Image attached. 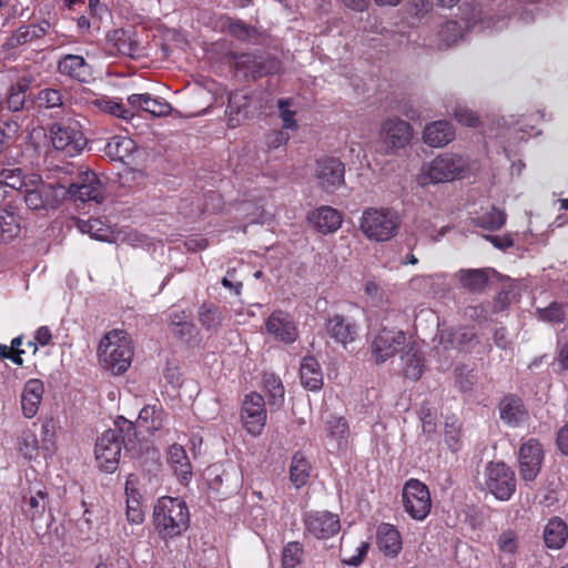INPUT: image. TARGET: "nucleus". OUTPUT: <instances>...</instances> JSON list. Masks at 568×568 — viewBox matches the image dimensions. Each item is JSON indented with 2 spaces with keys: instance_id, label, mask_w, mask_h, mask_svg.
Instances as JSON below:
<instances>
[{
  "instance_id": "nucleus-1",
  "label": "nucleus",
  "mask_w": 568,
  "mask_h": 568,
  "mask_svg": "<svg viewBox=\"0 0 568 568\" xmlns=\"http://www.w3.org/2000/svg\"><path fill=\"white\" fill-rule=\"evenodd\" d=\"M134 438V424L122 416L118 417L114 428L105 430L97 439L94 454L99 467L106 473H113L119 466L122 445L131 448Z\"/></svg>"
},
{
  "instance_id": "nucleus-2",
  "label": "nucleus",
  "mask_w": 568,
  "mask_h": 568,
  "mask_svg": "<svg viewBox=\"0 0 568 568\" xmlns=\"http://www.w3.org/2000/svg\"><path fill=\"white\" fill-rule=\"evenodd\" d=\"M133 356L134 347L131 336L123 329L108 332L99 343V362L113 375L125 373L132 364Z\"/></svg>"
},
{
  "instance_id": "nucleus-3",
  "label": "nucleus",
  "mask_w": 568,
  "mask_h": 568,
  "mask_svg": "<svg viewBox=\"0 0 568 568\" xmlns=\"http://www.w3.org/2000/svg\"><path fill=\"white\" fill-rule=\"evenodd\" d=\"M469 171V162L463 155L445 152L422 165L417 184L422 187L464 179Z\"/></svg>"
},
{
  "instance_id": "nucleus-4",
  "label": "nucleus",
  "mask_w": 568,
  "mask_h": 568,
  "mask_svg": "<svg viewBox=\"0 0 568 568\" xmlns=\"http://www.w3.org/2000/svg\"><path fill=\"white\" fill-rule=\"evenodd\" d=\"M153 523L156 531L164 539L181 535L190 525L186 503L179 497H160L154 505Z\"/></svg>"
},
{
  "instance_id": "nucleus-5",
  "label": "nucleus",
  "mask_w": 568,
  "mask_h": 568,
  "mask_svg": "<svg viewBox=\"0 0 568 568\" xmlns=\"http://www.w3.org/2000/svg\"><path fill=\"white\" fill-rule=\"evenodd\" d=\"M400 227L398 213L388 207H367L359 219V230L371 241L387 242Z\"/></svg>"
},
{
  "instance_id": "nucleus-6",
  "label": "nucleus",
  "mask_w": 568,
  "mask_h": 568,
  "mask_svg": "<svg viewBox=\"0 0 568 568\" xmlns=\"http://www.w3.org/2000/svg\"><path fill=\"white\" fill-rule=\"evenodd\" d=\"M22 195L29 210L48 211L60 204L65 195V186L59 183H47L40 175L30 174Z\"/></svg>"
},
{
  "instance_id": "nucleus-7",
  "label": "nucleus",
  "mask_w": 568,
  "mask_h": 568,
  "mask_svg": "<svg viewBox=\"0 0 568 568\" xmlns=\"http://www.w3.org/2000/svg\"><path fill=\"white\" fill-rule=\"evenodd\" d=\"M402 506L413 520H425L433 506L428 487L418 479H408L402 489Z\"/></svg>"
},
{
  "instance_id": "nucleus-8",
  "label": "nucleus",
  "mask_w": 568,
  "mask_h": 568,
  "mask_svg": "<svg viewBox=\"0 0 568 568\" xmlns=\"http://www.w3.org/2000/svg\"><path fill=\"white\" fill-rule=\"evenodd\" d=\"M484 484L487 490L501 501L509 500L516 491L515 473L503 462H490L486 465Z\"/></svg>"
},
{
  "instance_id": "nucleus-9",
  "label": "nucleus",
  "mask_w": 568,
  "mask_h": 568,
  "mask_svg": "<svg viewBox=\"0 0 568 568\" xmlns=\"http://www.w3.org/2000/svg\"><path fill=\"white\" fill-rule=\"evenodd\" d=\"M50 133L53 148L68 158L77 156L87 145V139L77 122L55 123Z\"/></svg>"
},
{
  "instance_id": "nucleus-10",
  "label": "nucleus",
  "mask_w": 568,
  "mask_h": 568,
  "mask_svg": "<svg viewBox=\"0 0 568 568\" xmlns=\"http://www.w3.org/2000/svg\"><path fill=\"white\" fill-rule=\"evenodd\" d=\"M406 345V334L402 329L382 327L371 342L372 357L377 364L385 363L394 357L399 348Z\"/></svg>"
},
{
  "instance_id": "nucleus-11",
  "label": "nucleus",
  "mask_w": 568,
  "mask_h": 568,
  "mask_svg": "<svg viewBox=\"0 0 568 568\" xmlns=\"http://www.w3.org/2000/svg\"><path fill=\"white\" fill-rule=\"evenodd\" d=\"M241 418L245 430L250 435L258 436L262 434L266 424L267 413L265 400L261 394L252 392L245 395L241 409Z\"/></svg>"
},
{
  "instance_id": "nucleus-12",
  "label": "nucleus",
  "mask_w": 568,
  "mask_h": 568,
  "mask_svg": "<svg viewBox=\"0 0 568 568\" xmlns=\"http://www.w3.org/2000/svg\"><path fill=\"white\" fill-rule=\"evenodd\" d=\"M303 523L305 534L316 539H328L335 536L339 529V518L327 510H311L304 514Z\"/></svg>"
},
{
  "instance_id": "nucleus-13",
  "label": "nucleus",
  "mask_w": 568,
  "mask_h": 568,
  "mask_svg": "<svg viewBox=\"0 0 568 568\" xmlns=\"http://www.w3.org/2000/svg\"><path fill=\"white\" fill-rule=\"evenodd\" d=\"M412 138V125L398 118L385 120L379 131V140L388 153H395L397 150L405 148Z\"/></svg>"
},
{
  "instance_id": "nucleus-14",
  "label": "nucleus",
  "mask_w": 568,
  "mask_h": 568,
  "mask_svg": "<svg viewBox=\"0 0 568 568\" xmlns=\"http://www.w3.org/2000/svg\"><path fill=\"white\" fill-rule=\"evenodd\" d=\"M315 180L325 192H334L345 183V165L333 156L317 160L315 166Z\"/></svg>"
},
{
  "instance_id": "nucleus-15",
  "label": "nucleus",
  "mask_w": 568,
  "mask_h": 568,
  "mask_svg": "<svg viewBox=\"0 0 568 568\" xmlns=\"http://www.w3.org/2000/svg\"><path fill=\"white\" fill-rule=\"evenodd\" d=\"M544 460V449L541 444L529 438L524 442L518 450L519 473L525 481H534L541 468Z\"/></svg>"
},
{
  "instance_id": "nucleus-16",
  "label": "nucleus",
  "mask_w": 568,
  "mask_h": 568,
  "mask_svg": "<svg viewBox=\"0 0 568 568\" xmlns=\"http://www.w3.org/2000/svg\"><path fill=\"white\" fill-rule=\"evenodd\" d=\"M265 333L274 341L292 344L297 339L298 332L291 314L277 310L270 314L264 324Z\"/></svg>"
},
{
  "instance_id": "nucleus-17",
  "label": "nucleus",
  "mask_w": 568,
  "mask_h": 568,
  "mask_svg": "<svg viewBox=\"0 0 568 568\" xmlns=\"http://www.w3.org/2000/svg\"><path fill=\"white\" fill-rule=\"evenodd\" d=\"M235 69L244 78H262L278 70L275 59L266 55L243 53L235 58Z\"/></svg>"
},
{
  "instance_id": "nucleus-18",
  "label": "nucleus",
  "mask_w": 568,
  "mask_h": 568,
  "mask_svg": "<svg viewBox=\"0 0 568 568\" xmlns=\"http://www.w3.org/2000/svg\"><path fill=\"white\" fill-rule=\"evenodd\" d=\"M65 194L81 202L93 201L101 203L103 200L102 184L97 174L91 171L82 173L79 181L65 187Z\"/></svg>"
},
{
  "instance_id": "nucleus-19",
  "label": "nucleus",
  "mask_w": 568,
  "mask_h": 568,
  "mask_svg": "<svg viewBox=\"0 0 568 568\" xmlns=\"http://www.w3.org/2000/svg\"><path fill=\"white\" fill-rule=\"evenodd\" d=\"M58 72L78 82H89L92 78V67L80 54H63L57 63Z\"/></svg>"
},
{
  "instance_id": "nucleus-20",
  "label": "nucleus",
  "mask_w": 568,
  "mask_h": 568,
  "mask_svg": "<svg viewBox=\"0 0 568 568\" xmlns=\"http://www.w3.org/2000/svg\"><path fill=\"white\" fill-rule=\"evenodd\" d=\"M402 372L406 378L418 381L425 372L426 361L420 346L416 343L405 345L400 354Z\"/></svg>"
},
{
  "instance_id": "nucleus-21",
  "label": "nucleus",
  "mask_w": 568,
  "mask_h": 568,
  "mask_svg": "<svg viewBox=\"0 0 568 568\" xmlns=\"http://www.w3.org/2000/svg\"><path fill=\"white\" fill-rule=\"evenodd\" d=\"M44 395V384L39 378L28 379L20 394V403L22 415L31 419L33 418L40 408Z\"/></svg>"
},
{
  "instance_id": "nucleus-22",
  "label": "nucleus",
  "mask_w": 568,
  "mask_h": 568,
  "mask_svg": "<svg viewBox=\"0 0 568 568\" xmlns=\"http://www.w3.org/2000/svg\"><path fill=\"white\" fill-rule=\"evenodd\" d=\"M326 333L335 343L346 348L355 342L358 335V325L342 315H334L326 323Z\"/></svg>"
},
{
  "instance_id": "nucleus-23",
  "label": "nucleus",
  "mask_w": 568,
  "mask_h": 568,
  "mask_svg": "<svg viewBox=\"0 0 568 568\" xmlns=\"http://www.w3.org/2000/svg\"><path fill=\"white\" fill-rule=\"evenodd\" d=\"M50 28L51 23L47 19L37 23L21 26L7 39L4 47L12 50L20 45L32 43L43 38Z\"/></svg>"
},
{
  "instance_id": "nucleus-24",
  "label": "nucleus",
  "mask_w": 568,
  "mask_h": 568,
  "mask_svg": "<svg viewBox=\"0 0 568 568\" xmlns=\"http://www.w3.org/2000/svg\"><path fill=\"white\" fill-rule=\"evenodd\" d=\"M310 224L322 234H329L336 232L342 223V213L328 205H323L315 209L308 215Z\"/></svg>"
},
{
  "instance_id": "nucleus-25",
  "label": "nucleus",
  "mask_w": 568,
  "mask_h": 568,
  "mask_svg": "<svg viewBox=\"0 0 568 568\" xmlns=\"http://www.w3.org/2000/svg\"><path fill=\"white\" fill-rule=\"evenodd\" d=\"M108 39L122 55H126L132 59H139L144 55V47L138 39L136 33L133 31L122 29L114 30L108 36Z\"/></svg>"
},
{
  "instance_id": "nucleus-26",
  "label": "nucleus",
  "mask_w": 568,
  "mask_h": 568,
  "mask_svg": "<svg viewBox=\"0 0 568 568\" xmlns=\"http://www.w3.org/2000/svg\"><path fill=\"white\" fill-rule=\"evenodd\" d=\"M499 416L507 425L518 427L527 422L528 412L519 397L507 395L499 403Z\"/></svg>"
},
{
  "instance_id": "nucleus-27",
  "label": "nucleus",
  "mask_w": 568,
  "mask_h": 568,
  "mask_svg": "<svg viewBox=\"0 0 568 568\" xmlns=\"http://www.w3.org/2000/svg\"><path fill=\"white\" fill-rule=\"evenodd\" d=\"M48 493L42 484H36L22 497V511L31 520L40 519L48 506Z\"/></svg>"
},
{
  "instance_id": "nucleus-28",
  "label": "nucleus",
  "mask_w": 568,
  "mask_h": 568,
  "mask_svg": "<svg viewBox=\"0 0 568 568\" xmlns=\"http://www.w3.org/2000/svg\"><path fill=\"white\" fill-rule=\"evenodd\" d=\"M168 463L175 477L187 484L192 478V465L185 448L179 444H172L166 452Z\"/></svg>"
},
{
  "instance_id": "nucleus-29",
  "label": "nucleus",
  "mask_w": 568,
  "mask_h": 568,
  "mask_svg": "<svg viewBox=\"0 0 568 568\" xmlns=\"http://www.w3.org/2000/svg\"><path fill=\"white\" fill-rule=\"evenodd\" d=\"M128 103L133 109H140L149 112L153 116L161 118L171 113V104L162 98H154L150 93L130 94Z\"/></svg>"
},
{
  "instance_id": "nucleus-30",
  "label": "nucleus",
  "mask_w": 568,
  "mask_h": 568,
  "mask_svg": "<svg viewBox=\"0 0 568 568\" xmlns=\"http://www.w3.org/2000/svg\"><path fill=\"white\" fill-rule=\"evenodd\" d=\"M170 333L187 343L197 339L199 329L184 311H173L169 315Z\"/></svg>"
},
{
  "instance_id": "nucleus-31",
  "label": "nucleus",
  "mask_w": 568,
  "mask_h": 568,
  "mask_svg": "<svg viewBox=\"0 0 568 568\" xmlns=\"http://www.w3.org/2000/svg\"><path fill=\"white\" fill-rule=\"evenodd\" d=\"M455 131L450 122L438 120L427 124L423 132V140L433 148H442L453 141Z\"/></svg>"
},
{
  "instance_id": "nucleus-32",
  "label": "nucleus",
  "mask_w": 568,
  "mask_h": 568,
  "mask_svg": "<svg viewBox=\"0 0 568 568\" xmlns=\"http://www.w3.org/2000/svg\"><path fill=\"white\" fill-rule=\"evenodd\" d=\"M377 546L385 556L397 557L403 549L398 529L392 524H382L377 529Z\"/></svg>"
},
{
  "instance_id": "nucleus-33",
  "label": "nucleus",
  "mask_w": 568,
  "mask_h": 568,
  "mask_svg": "<svg viewBox=\"0 0 568 568\" xmlns=\"http://www.w3.org/2000/svg\"><path fill=\"white\" fill-rule=\"evenodd\" d=\"M165 423L166 413L163 407L159 404H153L141 408L134 426L144 429L149 434H154L162 429Z\"/></svg>"
},
{
  "instance_id": "nucleus-34",
  "label": "nucleus",
  "mask_w": 568,
  "mask_h": 568,
  "mask_svg": "<svg viewBox=\"0 0 568 568\" xmlns=\"http://www.w3.org/2000/svg\"><path fill=\"white\" fill-rule=\"evenodd\" d=\"M325 434L328 443L337 449L344 448L348 444L349 426L342 416H331L325 422Z\"/></svg>"
},
{
  "instance_id": "nucleus-35",
  "label": "nucleus",
  "mask_w": 568,
  "mask_h": 568,
  "mask_svg": "<svg viewBox=\"0 0 568 568\" xmlns=\"http://www.w3.org/2000/svg\"><path fill=\"white\" fill-rule=\"evenodd\" d=\"M300 378L302 385L311 392H316L322 388L323 373L316 358L312 356L303 358L300 367Z\"/></svg>"
},
{
  "instance_id": "nucleus-36",
  "label": "nucleus",
  "mask_w": 568,
  "mask_h": 568,
  "mask_svg": "<svg viewBox=\"0 0 568 568\" xmlns=\"http://www.w3.org/2000/svg\"><path fill=\"white\" fill-rule=\"evenodd\" d=\"M568 538L567 524L559 517L548 520L544 528V541L549 549H561Z\"/></svg>"
},
{
  "instance_id": "nucleus-37",
  "label": "nucleus",
  "mask_w": 568,
  "mask_h": 568,
  "mask_svg": "<svg viewBox=\"0 0 568 568\" xmlns=\"http://www.w3.org/2000/svg\"><path fill=\"white\" fill-rule=\"evenodd\" d=\"M136 149L135 142L129 136H112L104 146L105 155L112 161L124 162Z\"/></svg>"
},
{
  "instance_id": "nucleus-38",
  "label": "nucleus",
  "mask_w": 568,
  "mask_h": 568,
  "mask_svg": "<svg viewBox=\"0 0 568 568\" xmlns=\"http://www.w3.org/2000/svg\"><path fill=\"white\" fill-rule=\"evenodd\" d=\"M125 495L128 520L131 524H141L144 520V513L141 504V495L134 487L132 475H130L125 481Z\"/></svg>"
},
{
  "instance_id": "nucleus-39",
  "label": "nucleus",
  "mask_w": 568,
  "mask_h": 568,
  "mask_svg": "<svg viewBox=\"0 0 568 568\" xmlns=\"http://www.w3.org/2000/svg\"><path fill=\"white\" fill-rule=\"evenodd\" d=\"M495 271L491 268L486 270H462L459 272V281L464 288L470 292L483 291L489 282Z\"/></svg>"
},
{
  "instance_id": "nucleus-40",
  "label": "nucleus",
  "mask_w": 568,
  "mask_h": 568,
  "mask_svg": "<svg viewBox=\"0 0 568 568\" xmlns=\"http://www.w3.org/2000/svg\"><path fill=\"white\" fill-rule=\"evenodd\" d=\"M77 226L83 234H89L91 239L110 242L112 240L111 227L100 219L78 220Z\"/></svg>"
},
{
  "instance_id": "nucleus-41",
  "label": "nucleus",
  "mask_w": 568,
  "mask_h": 568,
  "mask_svg": "<svg viewBox=\"0 0 568 568\" xmlns=\"http://www.w3.org/2000/svg\"><path fill=\"white\" fill-rule=\"evenodd\" d=\"M311 474V464L302 453H295L291 460L290 479L296 488L305 486Z\"/></svg>"
},
{
  "instance_id": "nucleus-42",
  "label": "nucleus",
  "mask_w": 568,
  "mask_h": 568,
  "mask_svg": "<svg viewBox=\"0 0 568 568\" xmlns=\"http://www.w3.org/2000/svg\"><path fill=\"white\" fill-rule=\"evenodd\" d=\"M263 386L268 397V404L280 408L284 403L285 389L282 381L273 373L263 375Z\"/></svg>"
},
{
  "instance_id": "nucleus-43",
  "label": "nucleus",
  "mask_w": 568,
  "mask_h": 568,
  "mask_svg": "<svg viewBox=\"0 0 568 568\" xmlns=\"http://www.w3.org/2000/svg\"><path fill=\"white\" fill-rule=\"evenodd\" d=\"M199 321L207 332L216 333L222 326L223 317L219 307L203 304L199 308Z\"/></svg>"
},
{
  "instance_id": "nucleus-44",
  "label": "nucleus",
  "mask_w": 568,
  "mask_h": 568,
  "mask_svg": "<svg viewBox=\"0 0 568 568\" xmlns=\"http://www.w3.org/2000/svg\"><path fill=\"white\" fill-rule=\"evenodd\" d=\"M496 546L500 556H515L520 546V540L517 531L513 529L501 531L496 539Z\"/></svg>"
},
{
  "instance_id": "nucleus-45",
  "label": "nucleus",
  "mask_w": 568,
  "mask_h": 568,
  "mask_svg": "<svg viewBox=\"0 0 568 568\" xmlns=\"http://www.w3.org/2000/svg\"><path fill=\"white\" fill-rule=\"evenodd\" d=\"M237 211L246 224H263L271 219V214H268L263 206L248 201L242 202Z\"/></svg>"
},
{
  "instance_id": "nucleus-46",
  "label": "nucleus",
  "mask_w": 568,
  "mask_h": 568,
  "mask_svg": "<svg viewBox=\"0 0 568 568\" xmlns=\"http://www.w3.org/2000/svg\"><path fill=\"white\" fill-rule=\"evenodd\" d=\"M30 174H23L19 168H8L0 171V182L6 186L18 190L21 194L26 189V184Z\"/></svg>"
},
{
  "instance_id": "nucleus-47",
  "label": "nucleus",
  "mask_w": 568,
  "mask_h": 568,
  "mask_svg": "<svg viewBox=\"0 0 568 568\" xmlns=\"http://www.w3.org/2000/svg\"><path fill=\"white\" fill-rule=\"evenodd\" d=\"M507 215L504 211L491 207L486 213L473 219L475 225L486 230H499L506 223Z\"/></svg>"
},
{
  "instance_id": "nucleus-48",
  "label": "nucleus",
  "mask_w": 568,
  "mask_h": 568,
  "mask_svg": "<svg viewBox=\"0 0 568 568\" xmlns=\"http://www.w3.org/2000/svg\"><path fill=\"white\" fill-rule=\"evenodd\" d=\"M20 232V224L16 215L7 210H0V235L3 242L12 241Z\"/></svg>"
},
{
  "instance_id": "nucleus-49",
  "label": "nucleus",
  "mask_w": 568,
  "mask_h": 568,
  "mask_svg": "<svg viewBox=\"0 0 568 568\" xmlns=\"http://www.w3.org/2000/svg\"><path fill=\"white\" fill-rule=\"evenodd\" d=\"M221 27L226 29L233 37L242 41H250L255 38L257 33L254 28L242 21L233 20L229 17L222 19Z\"/></svg>"
},
{
  "instance_id": "nucleus-50",
  "label": "nucleus",
  "mask_w": 568,
  "mask_h": 568,
  "mask_svg": "<svg viewBox=\"0 0 568 568\" xmlns=\"http://www.w3.org/2000/svg\"><path fill=\"white\" fill-rule=\"evenodd\" d=\"M536 314L538 320L551 324H560L566 317L565 306L558 302H551L546 307H537Z\"/></svg>"
},
{
  "instance_id": "nucleus-51",
  "label": "nucleus",
  "mask_w": 568,
  "mask_h": 568,
  "mask_svg": "<svg viewBox=\"0 0 568 568\" xmlns=\"http://www.w3.org/2000/svg\"><path fill=\"white\" fill-rule=\"evenodd\" d=\"M303 546L298 541L286 544L282 551L283 568H298L303 558Z\"/></svg>"
},
{
  "instance_id": "nucleus-52",
  "label": "nucleus",
  "mask_w": 568,
  "mask_h": 568,
  "mask_svg": "<svg viewBox=\"0 0 568 568\" xmlns=\"http://www.w3.org/2000/svg\"><path fill=\"white\" fill-rule=\"evenodd\" d=\"M27 83L18 82L10 87L6 100V106L13 112L20 111L26 102Z\"/></svg>"
},
{
  "instance_id": "nucleus-53",
  "label": "nucleus",
  "mask_w": 568,
  "mask_h": 568,
  "mask_svg": "<svg viewBox=\"0 0 568 568\" xmlns=\"http://www.w3.org/2000/svg\"><path fill=\"white\" fill-rule=\"evenodd\" d=\"M20 454L27 459H33L38 456L39 443L34 433L23 432L18 442Z\"/></svg>"
},
{
  "instance_id": "nucleus-54",
  "label": "nucleus",
  "mask_w": 568,
  "mask_h": 568,
  "mask_svg": "<svg viewBox=\"0 0 568 568\" xmlns=\"http://www.w3.org/2000/svg\"><path fill=\"white\" fill-rule=\"evenodd\" d=\"M93 104L101 111L121 119L129 118V111L118 101L102 98L94 100Z\"/></svg>"
},
{
  "instance_id": "nucleus-55",
  "label": "nucleus",
  "mask_w": 568,
  "mask_h": 568,
  "mask_svg": "<svg viewBox=\"0 0 568 568\" xmlns=\"http://www.w3.org/2000/svg\"><path fill=\"white\" fill-rule=\"evenodd\" d=\"M445 440L452 450L456 452L460 448V426L457 419L446 420Z\"/></svg>"
},
{
  "instance_id": "nucleus-56",
  "label": "nucleus",
  "mask_w": 568,
  "mask_h": 568,
  "mask_svg": "<svg viewBox=\"0 0 568 568\" xmlns=\"http://www.w3.org/2000/svg\"><path fill=\"white\" fill-rule=\"evenodd\" d=\"M439 36L446 45H450L464 37V31L457 21H448L442 28Z\"/></svg>"
},
{
  "instance_id": "nucleus-57",
  "label": "nucleus",
  "mask_w": 568,
  "mask_h": 568,
  "mask_svg": "<svg viewBox=\"0 0 568 568\" xmlns=\"http://www.w3.org/2000/svg\"><path fill=\"white\" fill-rule=\"evenodd\" d=\"M278 110H280V116L283 121L284 129H296V121L294 119L295 112L290 110V101L280 99L277 101Z\"/></svg>"
},
{
  "instance_id": "nucleus-58",
  "label": "nucleus",
  "mask_w": 568,
  "mask_h": 568,
  "mask_svg": "<svg viewBox=\"0 0 568 568\" xmlns=\"http://www.w3.org/2000/svg\"><path fill=\"white\" fill-rule=\"evenodd\" d=\"M369 549V544L367 541H361L355 552L351 556H344L342 561L347 566H358L363 562L364 558L366 557Z\"/></svg>"
},
{
  "instance_id": "nucleus-59",
  "label": "nucleus",
  "mask_w": 568,
  "mask_h": 568,
  "mask_svg": "<svg viewBox=\"0 0 568 568\" xmlns=\"http://www.w3.org/2000/svg\"><path fill=\"white\" fill-rule=\"evenodd\" d=\"M454 118L459 123L467 126H475L478 123L477 115L466 106H458L454 111Z\"/></svg>"
},
{
  "instance_id": "nucleus-60",
  "label": "nucleus",
  "mask_w": 568,
  "mask_h": 568,
  "mask_svg": "<svg viewBox=\"0 0 568 568\" xmlns=\"http://www.w3.org/2000/svg\"><path fill=\"white\" fill-rule=\"evenodd\" d=\"M288 140L290 135L287 132L275 130L266 135V145L268 149H277L285 145Z\"/></svg>"
},
{
  "instance_id": "nucleus-61",
  "label": "nucleus",
  "mask_w": 568,
  "mask_h": 568,
  "mask_svg": "<svg viewBox=\"0 0 568 568\" xmlns=\"http://www.w3.org/2000/svg\"><path fill=\"white\" fill-rule=\"evenodd\" d=\"M52 339L51 331L48 326H40L34 334V342H29V345L33 347V352L38 351V345H49Z\"/></svg>"
},
{
  "instance_id": "nucleus-62",
  "label": "nucleus",
  "mask_w": 568,
  "mask_h": 568,
  "mask_svg": "<svg viewBox=\"0 0 568 568\" xmlns=\"http://www.w3.org/2000/svg\"><path fill=\"white\" fill-rule=\"evenodd\" d=\"M475 337V333L471 328H460L459 331H456L452 334V344L455 347H462L468 343H470Z\"/></svg>"
},
{
  "instance_id": "nucleus-63",
  "label": "nucleus",
  "mask_w": 568,
  "mask_h": 568,
  "mask_svg": "<svg viewBox=\"0 0 568 568\" xmlns=\"http://www.w3.org/2000/svg\"><path fill=\"white\" fill-rule=\"evenodd\" d=\"M517 298L514 290H503L496 298L495 310L500 312L508 307V305Z\"/></svg>"
},
{
  "instance_id": "nucleus-64",
  "label": "nucleus",
  "mask_w": 568,
  "mask_h": 568,
  "mask_svg": "<svg viewBox=\"0 0 568 568\" xmlns=\"http://www.w3.org/2000/svg\"><path fill=\"white\" fill-rule=\"evenodd\" d=\"M41 101L47 108H54L62 103L61 93L58 90L47 89L40 93Z\"/></svg>"
}]
</instances>
